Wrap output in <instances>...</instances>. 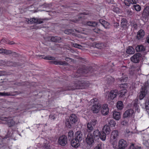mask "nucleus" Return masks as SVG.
Returning <instances> with one entry per match:
<instances>
[{
    "instance_id": "obj_1",
    "label": "nucleus",
    "mask_w": 149,
    "mask_h": 149,
    "mask_svg": "<svg viewBox=\"0 0 149 149\" xmlns=\"http://www.w3.org/2000/svg\"><path fill=\"white\" fill-rule=\"evenodd\" d=\"M89 82L76 80L74 81L64 89L62 88L58 91L59 92L67 91H73L76 89H83L89 86Z\"/></svg>"
},
{
    "instance_id": "obj_2",
    "label": "nucleus",
    "mask_w": 149,
    "mask_h": 149,
    "mask_svg": "<svg viewBox=\"0 0 149 149\" xmlns=\"http://www.w3.org/2000/svg\"><path fill=\"white\" fill-rule=\"evenodd\" d=\"M97 71L96 70H95L92 67H86L85 66H84L81 68H80L77 70L74 75V77H78L81 76L83 74L93 72L95 74H96L97 73L96 72Z\"/></svg>"
},
{
    "instance_id": "obj_3",
    "label": "nucleus",
    "mask_w": 149,
    "mask_h": 149,
    "mask_svg": "<svg viewBox=\"0 0 149 149\" xmlns=\"http://www.w3.org/2000/svg\"><path fill=\"white\" fill-rule=\"evenodd\" d=\"M90 102L93 104L91 107V110L93 113H97L100 111L102 107V105L97 98H94L91 99Z\"/></svg>"
},
{
    "instance_id": "obj_4",
    "label": "nucleus",
    "mask_w": 149,
    "mask_h": 149,
    "mask_svg": "<svg viewBox=\"0 0 149 149\" xmlns=\"http://www.w3.org/2000/svg\"><path fill=\"white\" fill-rule=\"evenodd\" d=\"M97 120L96 119H93L87 124V128L85 129L83 131L84 136L86 135L88 133H91V132L93 130L94 127L97 123Z\"/></svg>"
},
{
    "instance_id": "obj_5",
    "label": "nucleus",
    "mask_w": 149,
    "mask_h": 149,
    "mask_svg": "<svg viewBox=\"0 0 149 149\" xmlns=\"http://www.w3.org/2000/svg\"><path fill=\"white\" fill-rule=\"evenodd\" d=\"M93 137H99L103 141H104L106 139V134L104 132H100L98 130H95L93 133Z\"/></svg>"
},
{
    "instance_id": "obj_6",
    "label": "nucleus",
    "mask_w": 149,
    "mask_h": 149,
    "mask_svg": "<svg viewBox=\"0 0 149 149\" xmlns=\"http://www.w3.org/2000/svg\"><path fill=\"white\" fill-rule=\"evenodd\" d=\"M86 139V143L89 146H92L94 143V138L93 137V134L89 133L85 136Z\"/></svg>"
},
{
    "instance_id": "obj_7",
    "label": "nucleus",
    "mask_w": 149,
    "mask_h": 149,
    "mask_svg": "<svg viewBox=\"0 0 149 149\" xmlns=\"http://www.w3.org/2000/svg\"><path fill=\"white\" fill-rule=\"evenodd\" d=\"M1 120H2L5 121L7 122V125L9 127H11L14 125L15 122L9 117H4L2 118Z\"/></svg>"
},
{
    "instance_id": "obj_8",
    "label": "nucleus",
    "mask_w": 149,
    "mask_h": 149,
    "mask_svg": "<svg viewBox=\"0 0 149 149\" xmlns=\"http://www.w3.org/2000/svg\"><path fill=\"white\" fill-rule=\"evenodd\" d=\"M67 138L65 135L60 136L58 139V142L60 145L62 146H65L67 143Z\"/></svg>"
},
{
    "instance_id": "obj_9",
    "label": "nucleus",
    "mask_w": 149,
    "mask_h": 149,
    "mask_svg": "<svg viewBox=\"0 0 149 149\" xmlns=\"http://www.w3.org/2000/svg\"><path fill=\"white\" fill-rule=\"evenodd\" d=\"M141 55L140 53L136 54L132 56L130 58L132 61L135 63H138L140 59L141 58Z\"/></svg>"
},
{
    "instance_id": "obj_10",
    "label": "nucleus",
    "mask_w": 149,
    "mask_h": 149,
    "mask_svg": "<svg viewBox=\"0 0 149 149\" xmlns=\"http://www.w3.org/2000/svg\"><path fill=\"white\" fill-rule=\"evenodd\" d=\"M75 139L80 142L83 140L84 136H83L82 132L80 131L76 132L74 134Z\"/></svg>"
},
{
    "instance_id": "obj_11",
    "label": "nucleus",
    "mask_w": 149,
    "mask_h": 149,
    "mask_svg": "<svg viewBox=\"0 0 149 149\" xmlns=\"http://www.w3.org/2000/svg\"><path fill=\"white\" fill-rule=\"evenodd\" d=\"M127 146V142L123 139L120 140L118 142V149H125Z\"/></svg>"
},
{
    "instance_id": "obj_12",
    "label": "nucleus",
    "mask_w": 149,
    "mask_h": 149,
    "mask_svg": "<svg viewBox=\"0 0 149 149\" xmlns=\"http://www.w3.org/2000/svg\"><path fill=\"white\" fill-rule=\"evenodd\" d=\"M134 113V110L132 109H131L126 110L123 114V119H125V118L132 116Z\"/></svg>"
},
{
    "instance_id": "obj_13",
    "label": "nucleus",
    "mask_w": 149,
    "mask_h": 149,
    "mask_svg": "<svg viewBox=\"0 0 149 149\" xmlns=\"http://www.w3.org/2000/svg\"><path fill=\"white\" fill-rule=\"evenodd\" d=\"M149 16V6H147L145 7L142 13V17L143 18L146 19L148 18Z\"/></svg>"
},
{
    "instance_id": "obj_14",
    "label": "nucleus",
    "mask_w": 149,
    "mask_h": 149,
    "mask_svg": "<svg viewBox=\"0 0 149 149\" xmlns=\"http://www.w3.org/2000/svg\"><path fill=\"white\" fill-rule=\"evenodd\" d=\"M101 112L104 115H106L108 114L109 112V110L107 104H104L102 105V109L101 110Z\"/></svg>"
},
{
    "instance_id": "obj_15",
    "label": "nucleus",
    "mask_w": 149,
    "mask_h": 149,
    "mask_svg": "<svg viewBox=\"0 0 149 149\" xmlns=\"http://www.w3.org/2000/svg\"><path fill=\"white\" fill-rule=\"evenodd\" d=\"M118 135V131L116 130L113 131L111 133V139L113 140L114 141H115L117 140Z\"/></svg>"
},
{
    "instance_id": "obj_16",
    "label": "nucleus",
    "mask_w": 149,
    "mask_h": 149,
    "mask_svg": "<svg viewBox=\"0 0 149 149\" xmlns=\"http://www.w3.org/2000/svg\"><path fill=\"white\" fill-rule=\"evenodd\" d=\"M71 141V145L73 147L77 148L80 145V143L79 141L76 140L75 138L70 141Z\"/></svg>"
},
{
    "instance_id": "obj_17",
    "label": "nucleus",
    "mask_w": 149,
    "mask_h": 149,
    "mask_svg": "<svg viewBox=\"0 0 149 149\" xmlns=\"http://www.w3.org/2000/svg\"><path fill=\"white\" fill-rule=\"evenodd\" d=\"M38 24H40L42 23L43 22L41 20V19L32 18L30 19V20H29L28 23L30 24H31L33 22Z\"/></svg>"
},
{
    "instance_id": "obj_18",
    "label": "nucleus",
    "mask_w": 149,
    "mask_h": 149,
    "mask_svg": "<svg viewBox=\"0 0 149 149\" xmlns=\"http://www.w3.org/2000/svg\"><path fill=\"white\" fill-rule=\"evenodd\" d=\"M76 32H79V31L76 30H74L72 29H67L64 31L65 33L68 35H73Z\"/></svg>"
},
{
    "instance_id": "obj_19",
    "label": "nucleus",
    "mask_w": 149,
    "mask_h": 149,
    "mask_svg": "<svg viewBox=\"0 0 149 149\" xmlns=\"http://www.w3.org/2000/svg\"><path fill=\"white\" fill-rule=\"evenodd\" d=\"M145 32L143 30L141 29L137 32V38L138 40L141 39L144 36Z\"/></svg>"
},
{
    "instance_id": "obj_20",
    "label": "nucleus",
    "mask_w": 149,
    "mask_h": 149,
    "mask_svg": "<svg viewBox=\"0 0 149 149\" xmlns=\"http://www.w3.org/2000/svg\"><path fill=\"white\" fill-rule=\"evenodd\" d=\"M70 123L73 124L75 123L77 121V118L75 114H72L71 115L69 118Z\"/></svg>"
},
{
    "instance_id": "obj_21",
    "label": "nucleus",
    "mask_w": 149,
    "mask_h": 149,
    "mask_svg": "<svg viewBox=\"0 0 149 149\" xmlns=\"http://www.w3.org/2000/svg\"><path fill=\"white\" fill-rule=\"evenodd\" d=\"M147 92V90H146L145 89L143 88H141V89L139 95V99L140 100H142L144 97L145 96Z\"/></svg>"
},
{
    "instance_id": "obj_22",
    "label": "nucleus",
    "mask_w": 149,
    "mask_h": 149,
    "mask_svg": "<svg viewBox=\"0 0 149 149\" xmlns=\"http://www.w3.org/2000/svg\"><path fill=\"white\" fill-rule=\"evenodd\" d=\"M118 93L117 90H114L111 91L110 93V96L111 99H114L116 96L117 95Z\"/></svg>"
},
{
    "instance_id": "obj_23",
    "label": "nucleus",
    "mask_w": 149,
    "mask_h": 149,
    "mask_svg": "<svg viewBox=\"0 0 149 149\" xmlns=\"http://www.w3.org/2000/svg\"><path fill=\"white\" fill-rule=\"evenodd\" d=\"M127 24V21L126 18L122 19L121 21V26L124 29H126Z\"/></svg>"
},
{
    "instance_id": "obj_24",
    "label": "nucleus",
    "mask_w": 149,
    "mask_h": 149,
    "mask_svg": "<svg viewBox=\"0 0 149 149\" xmlns=\"http://www.w3.org/2000/svg\"><path fill=\"white\" fill-rule=\"evenodd\" d=\"M84 23L85 25L93 27H95L97 24V23L95 22L86 21H85Z\"/></svg>"
},
{
    "instance_id": "obj_25",
    "label": "nucleus",
    "mask_w": 149,
    "mask_h": 149,
    "mask_svg": "<svg viewBox=\"0 0 149 149\" xmlns=\"http://www.w3.org/2000/svg\"><path fill=\"white\" fill-rule=\"evenodd\" d=\"M110 130L109 126L107 125H105L102 129V132L105 133L106 135L109 134L110 133Z\"/></svg>"
},
{
    "instance_id": "obj_26",
    "label": "nucleus",
    "mask_w": 149,
    "mask_h": 149,
    "mask_svg": "<svg viewBox=\"0 0 149 149\" xmlns=\"http://www.w3.org/2000/svg\"><path fill=\"white\" fill-rule=\"evenodd\" d=\"M113 118L115 119L118 120L120 118V114L119 112L114 111L113 113Z\"/></svg>"
},
{
    "instance_id": "obj_27",
    "label": "nucleus",
    "mask_w": 149,
    "mask_h": 149,
    "mask_svg": "<svg viewBox=\"0 0 149 149\" xmlns=\"http://www.w3.org/2000/svg\"><path fill=\"white\" fill-rule=\"evenodd\" d=\"M136 51L138 52L144 51L145 50L144 47L142 45H138L135 47Z\"/></svg>"
},
{
    "instance_id": "obj_28",
    "label": "nucleus",
    "mask_w": 149,
    "mask_h": 149,
    "mask_svg": "<svg viewBox=\"0 0 149 149\" xmlns=\"http://www.w3.org/2000/svg\"><path fill=\"white\" fill-rule=\"evenodd\" d=\"M53 64L57 65H67L68 63L65 61H53L52 62Z\"/></svg>"
},
{
    "instance_id": "obj_29",
    "label": "nucleus",
    "mask_w": 149,
    "mask_h": 149,
    "mask_svg": "<svg viewBox=\"0 0 149 149\" xmlns=\"http://www.w3.org/2000/svg\"><path fill=\"white\" fill-rule=\"evenodd\" d=\"M95 47L101 49L105 47L104 44L103 43H97L95 44Z\"/></svg>"
},
{
    "instance_id": "obj_30",
    "label": "nucleus",
    "mask_w": 149,
    "mask_h": 149,
    "mask_svg": "<svg viewBox=\"0 0 149 149\" xmlns=\"http://www.w3.org/2000/svg\"><path fill=\"white\" fill-rule=\"evenodd\" d=\"M126 52L129 54H133L134 53V49L132 47H129L127 49Z\"/></svg>"
},
{
    "instance_id": "obj_31",
    "label": "nucleus",
    "mask_w": 149,
    "mask_h": 149,
    "mask_svg": "<svg viewBox=\"0 0 149 149\" xmlns=\"http://www.w3.org/2000/svg\"><path fill=\"white\" fill-rule=\"evenodd\" d=\"M38 56L40 57L42 56V58L46 60H55V58L48 55L46 56H40L38 55Z\"/></svg>"
},
{
    "instance_id": "obj_32",
    "label": "nucleus",
    "mask_w": 149,
    "mask_h": 149,
    "mask_svg": "<svg viewBox=\"0 0 149 149\" xmlns=\"http://www.w3.org/2000/svg\"><path fill=\"white\" fill-rule=\"evenodd\" d=\"M74 133L72 131H70L68 134V139L70 141L74 139Z\"/></svg>"
},
{
    "instance_id": "obj_33",
    "label": "nucleus",
    "mask_w": 149,
    "mask_h": 149,
    "mask_svg": "<svg viewBox=\"0 0 149 149\" xmlns=\"http://www.w3.org/2000/svg\"><path fill=\"white\" fill-rule=\"evenodd\" d=\"M115 81L114 79L112 77H109L107 79V82L109 84H113Z\"/></svg>"
},
{
    "instance_id": "obj_34",
    "label": "nucleus",
    "mask_w": 149,
    "mask_h": 149,
    "mask_svg": "<svg viewBox=\"0 0 149 149\" xmlns=\"http://www.w3.org/2000/svg\"><path fill=\"white\" fill-rule=\"evenodd\" d=\"M119 92V96L120 97H122L127 93V90L125 88H123L121 91H120Z\"/></svg>"
},
{
    "instance_id": "obj_35",
    "label": "nucleus",
    "mask_w": 149,
    "mask_h": 149,
    "mask_svg": "<svg viewBox=\"0 0 149 149\" xmlns=\"http://www.w3.org/2000/svg\"><path fill=\"white\" fill-rule=\"evenodd\" d=\"M117 107L118 109L120 110H121L123 108V103L122 101H119L117 102Z\"/></svg>"
},
{
    "instance_id": "obj_36",
    "label": "nucleus",
    "mask_w": 149,
    "mask_h": 149,
    "mask_svg": "<svg viewBox=\"0 0 149 149\" xmlns=\"http://www.w3.org/2000/svg\"><path fill=\"white\" fill-rule=\"evenodd\" d=\"M130 25L135 29H137L138 28L137 24L134 21L132 20L131 21Z\"/></svg>"
},
{
    "instance_id": "obj_37",
    "label": "nucleus",
    "mask_w": 149,
    "mask_h": 149,
    "mask_svg": "<svg viewBox=\"0 0 149 149\" xmlns=\"http://www.w3.org/2000/svg\"><path fill=\"white\" fill-rule=\"evenodd\" d=\"M108 124L110 127H114L115 126L116 123L114 120L113 119H110L108 121Z\"/></svg>"
},
{
    "instance_id": "obj_38",
    "label": "nucleus",
    "mask_w": 149,
    "mask_h": 149,
    "mask_svg": "<svg viewBox=\"0 0 149 149\" xmlns=\"http://www.w3.org/2000/svg\"><path fill=\"white\" fill-rule=\"evenodd\" d=\"M141 147L138 146H135L134 143H132L130 146L129 149H141Z\"/></svg>"
},
{
    "instance_id": "obj_39",
    "label": "nucleus",
    "mask_w": 149,
    "mask_h": 149,
    "mask_svg": "<svg viewBox=\"0 0 149 149\" xmlns=\"http://www.w3.org/2000/svg\"><path fill=\"white\" fill-rule=\"evenodd\" d=\"M103 147V144L101 142H99L94 149H102Z\"/></svg>"
},
{
    "instance_id": "obj_40",
    "label": "nucleus",
    "mask_w": 149,
    "mask_h": 149,
    "mask_svg": "<svg viewBox=\"0 0 149 149\" xmlns=\"http://www.w3.org/2000/svg\"><path fill=\"white\" fill-rule=\"evenodd\" d=\"M133 7L134 9L137 11H139L141 10V7L139 5L136 4L134 5Z\"/></svg>"
},
{
    "instance_id": "obj_41",
    "label": "nucleus",
    "mask_w": 149,
    "mask_h": 149,
    "mask_svg": "<svg viewBox=\"0 0 149 149\" xmlns=\"http://www.w3.org/2000/svg\"><path fill=\"white\" fill-rule=\"evenodd\" d=\"M12 95L9 92H5L3 93L0 92V96H8Z\"/></svg>"
},
{
    "instance_id": "obj_42",
    "label": "nucleus",
    "mask_w": 149,
    "mask_h": 149,
    "mask_svg": "<svg viewBox=\"0 0 149 149\" xmlns=\"http://www.w3.org/2000/svg\"><path fill=\"white\" fill-rule=\"evenodd\" d=\"M12 53L13 54V53L15 54L16 53L15 52H12L11 50H9L4 49L3 54H6V55H8L9 54H11Z\"/></svg>"
},
{
    "instance_id": "obj_43",
    "label": "nucleus",
    "mask_w": 149,
    "mask_h": 149,
    "mask_svg": "<svg viewBox=\"0 0 149 149\" xmlns=\"http://www.w3.org/2000/svg\"><path fill=\"white\" fill-rule=\"evenodd\" d=\"M6 64L9 66L14 67L16 66L17 65V64L15 63H13L10 61H7Z\"/></svg>"
},
{
    "instance_id": "obj_44",
    "label": "nucleus",
    "mask_w": 149,
    "mask_h": 149,
    "mask_svg": "<svg viewBox=\"0 0 149 149\" xmlns=\"http://www.w3.org/2000/svg\"><path fill=\"white\" fill-rule=\"evenodd\" d=\"M65 124L66 126L70 128L71 127V125L69 119L66 120Z\"/></svg>"
},
{
    "instance_id": "obj_45",
    "label": "nucleus",
    "mask_w": 149,
    "mask_h": 149,
    "mask_svg": "<svg viewBox=\"0 0 149 149\" xmlns=\"http://www.w3.org/2000/svg\"><path fill=\"white\" fill-rule=\"evenodd\" d=\"M103 25V26L106 29H108L109 28V24L106 21L104 22Z\"/></svg>"
},
{
    "instance_id": "obj_46",
    "label": "nucleus",
    "mask_w": 149,
    "mask_h": 149,
    "mask_svg": "<svg viewBox=\"0 0 149 149\" xmlns=\"http://www.w3.org/2000/svg\"><path fill=\"white\" fill-rule=\"evenodd\" d=\"M138 100H136L134 101L133 103L134 106L136 108H138Z\"/></svg>"
},
{
    "instance_id": "obj_47",
    "label": "nucleus",
    "mask_w": 149,
    "mask_h": 149,
    "mask_svg": "<svg viewBox=\"0 0 149 149\" xmlns=\"http://www.w3.org/2000/svg\"><path fill=\"white\" fill-rule=\"evenodd\" d=\"M148 87V81H146L145 83L144 86L142 87L141 88H143L147 90V89Z\"/></svg>"
},
{
    "instance_id": "obj_48",
    "label": "nucleus",
    "mask_w": 149,
    "mask_h": 149,
    "mask_svg": "<svg viewBox=\"0 0 149 149\" xmlns=\"http://www.w3.org/2000/svg\"><path fill=\"white\" fill-rule=\"evenodd\" d=\"M145 108L148 112H149V102L145 103Z\"/></svg>"
},
{
    "instance_id": "obj_49",
    "label": "nucleus",
    "mask_w": 149,
    "mask_h": 149,
    "mask_svg": "<svg viewBox=\"0 0 149 149\" xmlns=\"http://www.w3.org/2000/svg\"><path fill=\"white\" fill-rule=\"evenodd\" d=\"M130 1H129L127 0H125L124 2V3L125 5L128 7H129L130 5Z\"/></svg>"
},
{
    "instance_id": "obj_50",
    "label": "nucleus",
    "mask_w": 149,
    "mask_h": 149,
    "mask_svg": "<svg viewBox=\"0 0 149 149\" xmlns=\"http://www.w3.org/2000/svg\"><path fill=\"white\" fill-rule=\"evenodd\" d=\"M73 46L75 47L79 48H80L81 47H82V46L81 45L77 44L76 43H74L73 44Z\"/></svg>"
},
{
    "instance_id": "obj_51",
    "label": "nucleus",
    "mask_w": 149,
    "mask_h": 149,
    "mask_svg": "<svg viewBox=\"0 0 149 149\" xmlns=\"http://www.w3.org/2000/svg\"><path fill=\"white\" fill-rule=\"evenodd\" d=\"M8 42V40H7V39L3 38L1 40L0 42V43H1V42L2 43H6L7 44Z\"/></svg>"
},
{
    "instance_id": "obj_52",
    "label": "nucleus",
    "mask_w": 149,
    "mask_h": 149,
    "mask_svg": "<svg viewBox=\"0 0 149 149\" xmlns=\"http://www.w3.org/2000/svg\"><path fill=\"white\" fill-rule=\"evenodd\" d=\"M47 141L45 140L44 142V146L45 148L46 149H48L49 148L48 147V143L47 142H46Z\"/></svg>"
},
{
    "instance_id": "obj_53",
    "label": "nucleus",
    "mask_w": 149,
    "mask_h": 149,
    "mask_svg": "<svg viewBox=\"0 0 149 149\" xmlns=\"http://www.w3.org/2000/svg\"><path fill=\"white\" fill-rule=\"evenodd\" d=\"M126 13L127 14L129 15H132V12L130 10L128 9L126 10Z\"/></svg>"
},
{
    "instance_id": "obj_54",
    "label": "nucleus",
    "mask_w": 149,
    "mask_h": 149,
    "mask_svg": "<svg viewBox=\"0 0 149 149\" xmlns=\"http://www.w3.org/2000/svg\"><path fill=\"white\" fill-rule=\"evenodd\" d=\"M57 38V36H54L52 37L51 38V40L52 41L54 42H56V38Z\"/></svg>"
},
{
    "instance_id": "obj_55",
    "label": "nucleus",
    "mask_w": 149,
    "mask_h": 149,
    "mask_svg": "<svg viewBox=\"0 0 149 149\" xmlns=\"http://www.w3.org/2000/svg\"><path fill=\"white\" fill-rule=\"evenodd\" d=\"M130 2L133 4H136L138 2V0H130Z\"/></svg>"
},
{
    "instance_id": "obj_56",
    "label": "nucleus",
    "mask_w": 149,
    "mask_h": 149,
    "mask_svg": "<svg viewBox=\"0 0 149 149\" xmlns=\"http://www.w3.org/2000/svg\"><path fill=\"white\" fill-rule=\"evenodd\" d=\"M6 63L7 62L4 61L2 60H0V64L2 65L6 64Z\"/></svg>"
},
{
    "instance_id": "obj_57",
    "label": "nucleus",
    "mask_w": 149,
    "mask_h": 149,
    "mask_svg": "<svg viewBox=\"0 0 149 149\" xmlns=\"http://www.w3.org/2000/svg\"><path fill=\"white\" fill-rule=\"evenodd\" d=\"M5 74V72L4 70L0 71V76H3Z\"/></svg>"
},
{
    "instance_id": "obj_58",
    "label": "nucleus",
    "mask_w": 149,
    "mask_h": 149,
    "mask_svg": "<svg viewBox=\"0 0 149 149\" xmlns=\"http://www.w3.org/2000/svg\"><path fill=\"white\" fill-rule=\"evenodd\" d=\"M101 31V30L99 29H94V31L97 33H99Z\"/></svg>"
},
{
    "instance_id": "obj_59",
    "label": "nucleus",
    "mask_w": 149,
    "mask_h": 149,
    "mask_svg": "<svg viewBox=\"0 0 149 149\" xmlns=\"http://www.w3.org/2000/svg\"><path fill=\"white\" fill-rule=\"evenodd\" d=\"M105 21L103 19H100L99 20V22H100V23H101V24H102V25H103V24H104V22H105Z\"/></svg>"
},
{
    "instance_id": "obj_60",
    "label": "nucleus",
    "mask_w": 149,
    "mask_h": 149,
    "mask_svg": "<svg viewBox=\"0 0 149 149\" xmlns=\"http://www.w3.org/2000/svg\"><path fill=\"white\" fill-rule=\"evenodd\" d=\"M128 123L127 121L126 120H123V121L121 122V124L123 125H126Z\"/></svg>"
},
{
    "instance_id": "obj_61",
    "label": "nucleus",
    "mask_w": 149,
    "mask_h": 149,
    "mask_svg": "<svg viewBox=\"0 0 149 149\" xmlns=\"http://www.w3.org/2000/svg\"><path fill=\"white\" fill-rule=\"evenodd\" d=\"M119 26V24L117 22L114 23V26L116 28H117Z\"/></svg>"
},
{
    "instance_id": "obj_62",
    "label": "nucleus",
    "mask_w": 149,
    "mask_h": 149,
    "mask_svg": "<svg viewBox=\"0 0 149 149\" xmlns=\"http://www.w3.org/2000/svg\"><path fill=\"white\" fill-rule=\"evenodd\" d=\"M15 43L13 41H10L9 40H8V42L7 43L8 44H9V45H13Z\"/></svg>"
},
{
    "instance_id": "obj_63",
    "label": "nucleus",
    "mask_w": 149,
    "mask_h": 149,
    "mask_svg": "<svg viewBox=\"0 0 149 149\" xmlns=\"http://www.w3.org/2000/svg\"><path fill=\"white\" fill-rule=\"evenodd\" d=\"M125 84H120L119 85V87L120 88H125Z\"/></svg>"
},
{
    "instance_id": "obj_64",
    "label": "nucleus",
    "mask_w": 149,
    "mask_h": 149,
    "mask_svg": "<svg viewBox=\"0 0 149 149\" xmlns=\"http://www.w3.org/2000/svg\"><path fill=\"white\" fill-rule=\"evenodd\" d=\"M4 50V49L2 48H0V53L3 54Z\"/></svg>"
}]
</instances>
